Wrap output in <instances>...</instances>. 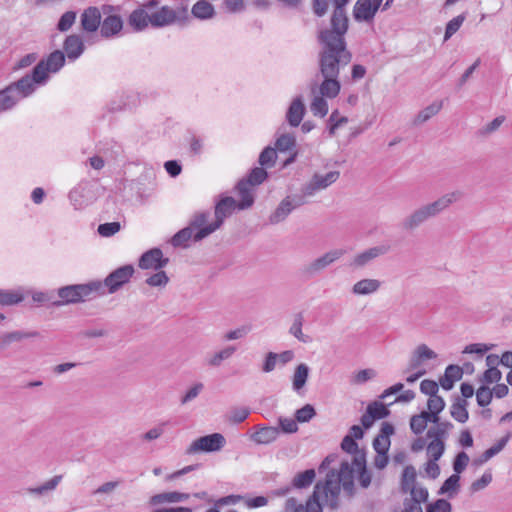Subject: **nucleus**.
Segmentation results:
<instances>
[{"instance_id":"obj_49","label":"nucleus","mask_w":512,"mask_h":512,"mask_svg":"<svg viewBox=\"0 0 512 512\" xmlns=\"http://www.w3.org/2000/svg\"><path fill=\"white\" fill-rule=\"evenodd\" d=\"M339 171H330L325 175L315 174L313 178L320 189H325L339 178Z\"/></svg>"},{"instance_id":"obj_38","label":"nucleus","mask_w":512,"mask_h":512,"mask_svg":"<svg viewBox=\"0 0 512 512\" xmlns=\"http://www.w3.org/2000/svg\"><path fill=\"white\" fill-rule=\"evenodd\" d=\"M316 473L314 469H307L295 475L292 481V487L297 489H303L309 487L314 479Z\"/></svg>"},{"instance_id":"obj_2","label":"nucleus","mask_w":512,"mask_h":512,"mask_svg":"<svg viewBox=\"0 0 512 512\" xmlns=\"http://www.w3.org/2000/svg\"><path fill=\"white\" fill-rule=\"evenodd\" d=\"M462 196L461 191H453L442 195L431 203L420 206L402 220V229L406 231L415 230L430 218L436 217L450 205L460 200Z\"/></svg>"},{"instance_id":"obj_29","label":"nucleus","mask_w":512,"mask_h":512,"mask_svg":"<svg viewBox=\"0 0 512 512\" xmlns=\"http://www.w3.org/2000/svg\"><path fill=\"white\" fill-rule=\"evenodd\" d=\"M190 494L177 491L163 492L155 494L150 498L151 505H159L163 503H178L189 499Z\"/></svg>"},{"instance_id":"obj_52","label":"nucleus","mask_w":512,"mask_h":512,"mask_svg":"<svg viewBox=\"0 0 512 512\" xmlns=\"http://www.w3.org/2000/svg\"><path fill=\"white\" fill-rule=\"evenodd\" d=\"M316 415V410L313 405L305 404L295 412V419L297 422H309Z\"/></svg>"},{"instance_id":"obj_46","label":"nucleus","mask_w":512,"mask_h":512,"mask_svg":"<svg viewBox=\"0 0 512 512\" xmlns=\"http://www.w3.org/2000/svg\"><path fill=\"white\" fill-rule=\"evenodd\" d=\"M493 398V391L487 385H481L476 391V401L480 407H487Z\"/></svg>"},{"instance_id":"obj_9","label":"nucleus","mask_w":512,"mask_h":512,"mask_svg":"<svg viewBox=\"0 0 512 512\" xmlns=\"http://www.w3.org/2000/svg\"><path fill=\"white\" fill-rule=\"evenodd\" d=\"M210 211H201L197 212L190 219L188 226L179 230L171 239V244L174 247H188V241L193 240L194 242H199L197 240L196 234L203 228H205L208 219L210 218Z\"/></svg>"},{"instance_id":"obj_59","label":"nucleus","mask_w":512,"mask_h":512,"mask_svg":"<svg viewBox=\"0 0 512 512\" xmlns=\"http://www.w3.org/2000/svg\"><path fill=\"white\" fill-rule=\"evenodd\" d=\"M250 414V410L247 407H236L230 411L229 421L234 424H239L245 421Z\"/></svg>"},{"instance_id":"obj_55","label":"nucleus","mask_w":512,"mask_h":512,"mask_svg":"<svg viewBox=\"0 0 512 512\" xmlns=\"http://www.w3.org/2000/svg\"><path fill=\"white\" fill-rule=\"evenodd\" d=\"M368 407L372 409V413L376 420L387 418L391 413L387 406L380 401H373L368 404Z\"/></svg>"},{"instance_id":"obj_15","label":"nucleus","mask_w":512,"mask_h":512,"mask_svg":"<svg viewBox=\"0 0 512 512\" xmlns=\"http://www.w3.org/2000/svg\"><path fill=\"white\" fill-rule=\"evenodd\" d=\"M391 249L389 244H381L366 249L365 251L355 255L350 261L349 266L354 269L363 268L376 258L387 254Z\"/></svg>"},{"instance_id":"obj_60","label":"nucleus","mask_w":512,"mask_h":512,"mask_svg":"<svg viewBox=\"0 0 512 512\" xmlns=\"http://www.w3.org/2000/svg\"><path fill=\"white\" fill-rule=\"evenodd\" d=\"M168 281L169 278L166 272L161 269L146 279V283L152 287H163L168 283Z\"/></svg>"},{"instance_id":"obj_5","label":"nucleus","mask_w":512,"mask_h":512,"mask_svg":"<svg viewBox=\"0 0 512 512\" xmlns=\"http://www.w3.org/2000/svg\"><path fill=\"white\" fill-rule=\"evenodd\" d=\"M66 63L65 53L54 50L45 59H41L26 75L36 88L45 85L50 79V73L59 72Z\"/></svg>"},{"instance_id":"obj_7","label":"nucleus","mask_w":512,"mask_h":512,"mask_svg":"<svg viewBox=\"0 0 512 512\" xmlns=\"http://www.w3.org/2000/svg\"><path fill=\"white\" fill-rule=\"evenodd\" d=\"M267 177L268 173L263 167H255L250 171L247 177L241 179L237 183L236 190L241 198L238 204L239 210H245L252 207L255 197L251 187L262 184Z\"/></svg>"},{"instance_id":"obj_11","label":"nucleus","mask_w":512,"mask_h":512,"mask_svg":"<svg viewBox=\"0 0 512 512\" xmlns=\"http://www.w3.org/2000/svg\"><path fill=\"white\" fill-rule=\"evenodd\" d=\"M226 444L225 437L220 433H212L194 440L187 448V454L202 451L206 453L220 451Z\"/></svg>"},{"instance_id":"obj_3","label":"nucleus","mask_w":512,"mask_h":512,"mask_svg":"<svg viewBox=\"0 0 512 512\" xmlns=\"http://www.w3.org/2000/svg\"><path fill=\"white\" fill-rule=\"evenodd\" d=\"M102 282L99 280L83 284H73L60 287L57 290L59 300L52 302V306L60 307L77 304L92 299L95 295H104Z\"/></svg>"},{"instance_id":"obj_44","label":"nucleus","mask_w":512,"mask_h":512,"mask_svg":"<svg viewBox=\"0 0 512 512\" xmlns=\"http://www.w3.org/2000/svg\"><path fill=\"white\" fill-rule=\"evenodd\" d=\"M77 17V13L75 11H66L61 15V17L58 20V23L56 25V28L59 32H66L68 31L73 24L75 23Z\"/></svg>"},{"instance_id":"obj_18","label":"nucleus","mask_w":512,"mask_h":512,"mask_svg":"<svg viewBox=\"0 0 512 512\" xmlns=\"http://www.w3.org/2000/svg\"><path fill=\"white\" fill-rule=\"evenodd\" d=\"M85 51V44L81 37L77 34L68 35L63 42V52L65 57L74 62Z\"/></svg>"},{"instance_id":"obj_4","label":"nucleus","mask_w":512,"mask_h":512,"mask_svg":"<svg viewBox=\"0 0 512 512\" xmlns=\"http://www.w3.org/2000/svg\"><path fill=\"white\" fill-rule=\"evenodd\" d=\"M353 468L348 461H343L340 470L331 469L327 472L326 478L322 481L324 487V497L330 509L335 510L339 507V495L341 492V483L347 479H353Z\"/></svg>"},{"instance_id":"obj_43","label":"nucleus","mask_w":512,"mask_h":512,"mask_svg":"<svg viewBox=\"0 0 512 512\" xmlns=\"http://www.w3.org/2000/svg\"><path fill=\"white\" fill-rule=\"evenodd\" d=\"M236 351L235 346H227L221 351L215 353L208 361V364L212 367H218L222 361L229 359Z\"/></svg>"},{"instance_id":"obj_57","label":"nucleus","mask_w":512,"mask_h":512,"mask_svg":"<svg viewBox=\"0 0 512 512\" xmlns=\"http://www.w3.org/2000/svg\"><path fill=\"white\" fill-rule=\"evenodd\" d=\"M120 228H121V225L117 221L107 222V223L100 224L97 228V232L102 237H111L114 234H116L117 232H119Z\"/></svg>"},{"instance_id":"obj_16","label":"nucleus","mask_w":512,"mask_h":512,"mask_svg":"<svg viewBox=\"0 0 512 512\" xmlns=\"http://www.w3.org/2000/svg\"><path fill=\"white\" fill-rule=\"evenodd\" d=\"M168 263L169 259L163 257L160 248H152L141 255L138 265L141 269L160 270L166 267Z\"/></svg>"},{"instance_id":"obj_47","label":"nucleus","mask_w":512,"mask_h":512,"mask_svg":"<svg viewBox=\"0 0 512 512\" xmlns=\"http://www.w3.org/2000/svg\"><path fill=\"white\" fill-rule=\"evenodd\" d=\"M23 299L24 297L21 293L0 289V305H15L20 303Z\"/></svg>"},{"instance_id":"obj_14","label":"nucleus","mask_w":512,"mask_h":512,"mask_svg":"<svg viewBox=\"0 0 512 512\" xmlns=\"http://www.w3.org/2000/svg\"><path fill=\"white\" fill-rule=\"evenodd\" d=\"M383 0H357L353 7V17L356 22L373 21Z\"/></svg>"},{"instance_id":"obj_62","label":"nucleus","mask_w":512,"mask_h":512,"mask_svg":"<svg viewBox=\"0 0 512 512\" xmlns=\"http://www.w3.org/2000/svg\"><path fill=\"white\" fill-rule=\"evenodd\" d=\"M39 58L38 53L32 52L21 57L14 65L13 70H21L34 64Z\"/></svg>"},{"instance_id":"obj_32","label":"nucleus","mask_w":512,"mask_h":512,"mask_svg":"<svg viewBox=\"0 0 512 512\" xmlns=\"http://www.w3.org/2000/svg\"><path fill=\"white\" fill-rule=\"evenodd\" d=\"M381 282L377 279H362L356 282L352 287V293L355 295H369L378 291Z\"/></svg>"},{"instance_id":"obj_37","label":"nucleus","mask_w":512,"mask_h":512,"mask_svg":"<svg viewBox=\"0 0 512 512\" xmlns=\"http://www.w3.org/2000/svg\"><path fill=\"white\" fill-rule=\"evenodd\" d=\"M442 108V102H433L432 104L425 107L421 110L414 118L413 125L418 126L426 121H428L431 117L436 115Z\"/></svg>"},{"instance_id":"obj_10","label":"nucleus","mask_w":512,"mask_h":512,"mask_svg":"<svg viewBox=\"0 0 512 512\" xmlns=\"http://www.w3.org/2000/svg\"><path fill=\"white\" fill-rule=\"evenodd\" d=\"M345 253L346 250L344 249H332L313 261L302 265L298 270V275L303 280H310L339 260Z\"/></svg>"},{"instance_id":"obj_40","label":"nucleus","mask_w":512,"mask_h":512,"mask_svg":"<svg viewBox=\"0 0 512 512\" xmlns=\"http://www.w3.org/2000/svg\"><path fill=\"white\" fill-rule=\"evenodd\" d=\"M467 12H463L458 16L454 17L446 24L445 33H444V41L449 40L462 26L463 22L467 18Z\"/></svg>"},{"instance_id":"obj_12","label":"nucleus","mask_w":512,"mask_h":512,"mask_svg":"<svg viewBox=\"0 0 512 512\" xmlns=\"http://www.w3.org/2000/svg\"><path fill=\"white\" fill-rule=\"evenodd\" d=\"M334 6L330 17V27L322 30H330V32L347 33L349 29V18L346 12V6L350 0H330Z\"/></svg>"},{"instance_id":"obj_33","label":"nucleus","mask_w":512,"mask_h":512,"mask_svg":"<svg viewBox=\"0 0 512 512\" xmlns=\"http://www.w3.org/2000/svg\"><path fill=\"white\" fill-rule=\"evenodd\" d=\"M467 405V400L462 399L459 396L455 397V400L451 405V416L459 423H465L469 418Z\"/></svg>"},{"instance_id":"obj_48","label":"nucleus","mask_w":512,"mask_h":512,"mask_svg":"<svg viewBox=\"0 0 512 512\" xmlns=\"http://www.w3.org/2000/svg\"><path fill=\"white\" fill-rule=\"evenodd\" d=\"M296 144L295 137L289 133L282 134L275 142V149L279 152L291 150Z\"/></svg>"},{"instance_id":"obj_54","label":"nucleus","mask_w":512,"mask_h":512,"mask_svg":"<svg viewBox=\"0 0 512 512\" xmlns=\"http://www.w3.org/2000/svg\"><path fill=\"white\" fill-rule=\"evenodd\" d=\"M61 479H62L61 475H56L53 478H51L50 480H48L47 482H45L43 485L35 487V488H29L28 491H29V493H32V494L42 495L47 491L55 489L56 486L61 481Z\"/></svg>"},{"instance_id":"obj_50","label":"nucleus","mask_w":512,"mask_h":512,"mask_svg":"<svg viewBox=\"0 0 512 512\" xmlns=\"http://www.w3.org/2000/svg\"><path fill=\"white\" fill-rule=\"evenodd\" d=\"M427 427L426 419L423 411L413 415L410 419V429L415 435L422 434Z\"/></svg>"},{"instance_id":"obj_26","label":"nucleus","mask_w":512,"mask_h":512,"mask_svg":"<svg viewBox=\"0 0 512 512\" xmlns=\"http://www.w3.org/2000/svg\"><path fill=\"white\" fill-rule=\"evenodd\" d=\"M39 336H40V333L38 331L25 332V331L17 330V331L4 333L0 336V349L2 350V349L7 348L13 342H20L24 339L36 338Z\"/></svg>"},{"instance_id":"obj_17","label":"nucleus","mask_w":512,"mask_h":512,"mask_svg":"<svg viewBox=\"0 0 512 512\" xmlns=\"http://www.w3.org/2000/svg\"><path fill=\"white\" fill-rule=\"evenodd\" d=\"M102 16L96 6L84 9L80 17L81 29L87 33L96 32L101 26Z\"/></svg>"},{"instance_id":"obj_58","label":"nucleus","mask_w":512,"mask_h":512,"mask_svg":"<svg viewBox=\"0 0 512 512\" xmlns=\"http://www.w3.org/2000/svg\"><path fill=\"white\" fill-rule=\"evenodd\" d=\"M452 505L446 499L440 498L426 506V512H451Z\"/></svg>"},{"instance_id":"obj_63","label":"nucleus","mask_w":512,"mask_h":512,"mask_svg":"<svg viewBox=\"0 0 512 512\" xmlns=\"http://www.w3.org/2000/svg\"><path fill=\"white\" fill-rule=\"evenodd\" d=\"M420 391L425 395L434 397L438 395L437 393L439 391V384L434 380L424 379L420 383Z\"/></svg>"},{"instance_id":"obj_35","label":"nucleus","mask_w":512,"mask_h":512,"mask_svg":"<svg viewBox=\"0 0 512 512\" xmlns=\"http://www.w3.org/2000/svg\"><path fill=\"white\" fill-rule=\"evenodd\" d=\"M309 367L305 363L299 364L294 371L292 387L293 390L299 392L306 384L309 376Z\"/></svg>"},{"instance_id":"obj_24","label":"nucleus","mask_w":512,"mask_h":512,"mask_svg":"<svg viewBox=\"0 0 512 512\" xmlns=\"http://www.w3.org/2000/svg\"><path fill=\"white\" fill-rule=\"evenodd\" d=\"M463 376V369L455 364H450L446 367L445 373L439 379V384L444 390H451L455 382L459 381Z\"/></svg>"},{"instance_id":"obj_27","label":"nucleus","mask_w":512,"mask_h":512,"mask_svg":"<svg viewBox=\"0 0 512 512\" xmlns=\"http://www.w3.org/2000/svg\"><path fill=\"white\" fill-rule=\"evenodd\" d=\"M511 436L512 433L508 432L505 436L499 439L496 444L485 450L479 458L474 459L473 464L476 466H480L487 462L492 457H494L495 455H497L504 449Z\"/></svg>"},{"instance_id":"obj_45","label":"nucleus","mask_w":512,"mask_h":512,"mask_svg":"<svg viewBox=\"0 0 512 512\" xmlns=\"http://www.w3.org/2000/svg\"><path fill=\"white\" fill-rule=\"evenodd\" d=\"M325 96H316L311 105L310 110L314 116L324 117L328 113V103L324 98Z\"/></svg>"},{"instance_id":"obj_6","label":"nucleus","mask_w":512,"mask_h":512,"mask_svg":"<svg viewBox=\"0 0 512 512\" xmlns=\"http://www.w3.org/2000/svg\"><path fill=\"white\" fill-rule=\"evenodd\" d=\"M37 88L25 74L23 77L10 83L0 90V111H7L14 108L17 103L35 93Z\"/></svg>"},{"instance_id":"obj_56","label":"nucleus","mask_w":512,"mask_h":512,"mask_svg":"<svg viewBox=\"0 0 512 512\" xmlns=\"http://www.w3.org/2000/svg\"><path fill=\"white\" fill-rule=\"evenodd\" d=\"M277 154L276 149L272 147H266L259 155V163L261 166L271 167L274 165Z\"/></svg>"},{"instance_id":"obj_20","label":"nucleus","mask_w":512,"mask_h":512,"mask_svg":"<svg viewBox=\"0 0 512 512\" xmlns=\"http://www.w3.org/2000/svg\"><path fill=\"white\" fill-rule=\"evenodd\" d=\"M177 17L175 10L170 6H162L160 9L151 14V26L153 28H163L176 24Z\"/></svg>"},{"instance_id":"obj_19","label":"nucleus","mask_w":512,"mask_h":512,"mask_svg":"<svg viewBox=\"0 0 512 512\" xmlns=\"http://www.w3.org/2000/svg\"><path fill=\"white\" fill-rule=\"evenodd\" d=\"M123 29V20L120 15H108L101 21L100 34L105 39L117 36Z\"/></svg>"},{"instance_id":"obj_21","label":"nucleus","mask_w":512,"mask_h":512,"mask_svg":"<svg viewBox=\"0 0 512 512\" xmlns=\"http://www.w3.org/2000/svg\"><path fill=\"white\" fill-rule=\"evenodd\" d=\"M139 102V98L134 93H122L117 98L110 101L108 104V110L111 113L130 110L136 107Z\"/></svg>"},{"instance_id":"obj_28","label":"nucleus","mask_w":512,"mask_h":512,"mask_svg":"<svg viewBox=\"0 0 512 512\" xmlns=\"http://www.w3.org/2000/svg\"><path fill=\"white\" fill-rule=\"evenodd\" d=\"M417 472L413 465H407L402 472L400 480V490L403 494H414L416 488Z\"/></svg>"},{"instance_id":"obj_39","label":"nucleus","mask_w":512,"mask_h":512,"mask_svg":"<svg viewBox=\"0 0 512 512\" xmlns=\"http://www.w3.org/2000/svg\"><path fill=\"white\" fill-rule=\"evenodd\" d=\"M460 476L452 474L442 484L438 490L439 495L449 494V497H453V494L457 493L460 487Z\"/></svg>"},{"instance_id":"obj_41","label":"nucleus","mask_w":512,"mask_h":512,"mask_svg":"<svg viewBox=\"0 0 512 512\" xmlns=\"http://www.w3.org/2000/svg\"><path fill=\"white\" fill-rule=\"evenodd\" d=\"M304 323V316L302 312L295 314L293 324L291 325L289 332L303 343L309 341V337L305 336L302 332V326Z\"/></svg>"},{"instance_id":"obj_53","label":"nucleus","mask_w":512,"mask_h":512,"mask_svg":"<svg viewBox=\"0 0 512 512\" xmlns=\"http://www.w3.org/2000/svg\"><path fill=\"white\" fill-rule=\"evenodd\" d=\"M502 378V372L496 368H488L484 371L482 376L479 378V381L483 383V385L498 383Z\"/></svg>"},{"instance_id":"obj_1","label":"nucleus","mask_w":512,"mask_h":512,"mask_svg":"<svg viewBox=\"0 0 512 512\" xmlns=\"http://www.w3.org/2000/svg\"><path fill=\"white\" fill-rule=\"evenodd\" d=\"M346 33H335L330 30H319L317 42L320 45L318 53L319 73L323 81L319 86L322 96L333 99L341 90L339 74L352 60V53L347 48Z\"/></svg>"},{"instance_id":"obj_23","label":"nucleus","mask_w":512,"mask_h":512,"mask_svg":"<svg viewBox=\"0 0 512 512\" xmlns=\"http://www.w3.org/2000/svg\"><path fill=\"white\" fill-rule=\"evenodd\" d=\"M279 433L280 431L276 427H256V431L250 435V439L256 444L267 445L274 442Z\"/></svg>"},{"instance_id":"obj_42","label":"nucleus","mask_w":512,"mask_h":512,"mask_svg":"<svg viewBox=\"0 0 512 512\" xmlns=\"http://www.w3.org/2000/svg\"><path fill=\"white\" fill-rule=\"evenodd\" d=\"M429 497V492L427 488L420 487L414 489V494H411L410 499H405L403 502L404 507H411L412 505L421 506L422 502H427Z\"/></svg>"},{"instance_id":"obj_8","label":"nucleus","mask_w":512,"mask_h":512,"mask_svg":"<svg viewBox=\"0 0 512 512\" xmlns=\"http://www.w3.org/2000/svg\"><path fill=\"white\" fill-rule=\"evenodd\" d=\"M238 204L233 197L231 196H221L220 199L215 204V220L211 223H206L205 228L201 229L196 234L197 240H203L204 238L208 237L210 234L215 232L217 229H219L223 223L224 220L227 217H230L233 212L238 209Z\"/></svg>"},{"instance_id":"obj_34","label":"nucleus","mask_w":512,"mask_h":512,"mask_svg":"<svg viewBox=\"0 0 512 512\" xmlns=\"http://www.w3.org/2000/svg\"><path fill=\"white\" fill-rule=\"evenodd\" d=\"M321 494L324 495V487L322 481H319L314 486L313 493L308 498L306 506H304L305 512H323L322 505L319 502Z\"/></svg>"},{"instance_id":"obj_22","label":"nucleus","mask_w":512,"mask_h":512,"mask_svg":"<svg viewBox=\"0 0 512 512\" xmlns=\"http://www.w3.org/2000/svg\"><path fill=\"white\" fill-rule=\"evenodd\" d=\"M305 105L301 95L297 96L290 104L286 119L291 127H298L305 114Z\"/></svg>"},{"instance_id":"obj_31","label":"nucleus","mask_w":512,"mask_h":512,"mask_svg":"<svg viewBox=\"0 0 512 512\" xmlns=\"http://www.w3.org/2000/svg\"><path fill=\"white\" fill-rule=\"evenodd\" d=\"M289 199H283L273 213L269 216V223L272 225H276L280 222H283L293 211V206L290 203Z\"/></svg>"},{"instance_id":"obj_25","label":"nucleus","mask_w":512,"mask_h":512,"mask_svg":"<svg viewBox=\"0 0 512 512\" xmlns=\"http://www.w3.org/2000/svg\"><path fill=\"white\" fill-rule=\"evenodd\" d=\"M128 24L136 32L143 31L151 24V14H148L143 8H137L129 15Z\"/></svg>"},{"instance_id":"obj_51","label":"nucleus","mask_w":512,"mask_h":512,"mask_svg":"<svg viewBox=\"0 0 512 512\" xmlns=\"http://www.w3.org/2000/svg\"><path fill=\"white\" fill-rule=\"evenodd\" d=\"M445 451V443L444 441H435L432 440L427 446V453L430 457V460L438 461Z\"/></svg>"},{"instance_id":"obj_13","label":"nucleus","mask_w":512,"mask_h":512,"mask_svg":"<svg viewBox=\"0 0 512 512\" xmlns=\"http://www.w3.org/2000/svg\"><path fill=\"white\" fill-rule=\"evenodd\" d=\"M135 270L134 267L130 264L121 266L114 271H112L102 282L103 291L105 292V287L107 288L108 293L113 294L121 289L126 283H128L133 276Z\"/></svg>"},{"instance_id":"obj_64","label":"nucleus","mask_w":512,"mask_h":512,"mask_svg":"<svg viewBox=\"0 0 512 512\" xmlns=\"http://www.w3.org/2000/svg\"><path fill=\"white\" fill-rule=\"evenodd\" d=\"M223 7L231 14L243 12L246 8L244 0H223Z\"/></svg>"},{"instance_id":"obj_61","label":"nucleus","mask_w":512,"mask_h":512,"mask_svg":"<svg viewBox=\"0 0 512 512\" xmlns=\"http://www.w3.org/2000/svg\"><path fill=\"white\" fill-rule=\"evenodd\" d=\"M469 460V456L467 455L466 452H459L453 461L454 474L459 475L460 473H462L467 467Z\"/></svg>"},{"instance_id":"obj_30","label":"nucleus","mask_w":512,"mask_h":512,"mask_svg":"<svg viewBox=\"0 0 512 512\" xmlns=\"http://www.w3.org/2000/svg\"><path fill=\"white\" fill-rule=\"evenodd\" d=\"M191 14L199 20H208L216 15V11L208 0H199L192 6Z\"/></svg>"},{"instance_id":"obj_36","label":"nucleus","mask_w":512,"mask_h":512,"mask_svg":"<svg viewBox=\"0 0 512 512\" xmlns=\"http://www.w3.org/2000/svg\"><path fill=\"white\" fill-rule=\"evenodd\" d=\"M453 428V424L449 421H441L435 427H430L427 431V438L435 441H444L448 435V431Z\"/></svg>"}]
</instances>
